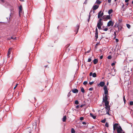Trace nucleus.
I'll use <instances>...</instances> for the list:
<instances>
[{
  "mask_svg": "<svg viewBox=\"0 0 133 133\" xmlns=\"http://www.w3.org/2000/svg\"><path fill=\"white\" fill-rule=\"evenodd\" d=\"M108 95H105L104 97L103 98V101H108Z\"/></svg>",
  "mask_w": 133,
  "mask_h": 133,
  "instance_id": "1a4fd4ad",
  "label": "nucleus"
},
{
  "mask_svg": "<svg viewBox=\"0 0 133 133\" xmlns=\"http://www.w3.org/2000/svg\"><path fill=\"white\" fill-rule=\"evenodd\" d=\"M1 1L3 2H4V0H1Z\"/></svg>",
  "mask_w": 133,
  "mask_h": 133,
  "instance_id": "69168bd1",
  "label": "nucleus"
},
{
  "mask_svg": "<svg viewBox=\"0 0 133 133\" xmlns=\"http://www.w3.org/2000/svg\"><path fill=\"white\" fill-rule=\"evenodd\" d=\"M115 63H112L111 64V65H112V66H114V65H115Z\"/></svg>",
  "mask_w": 133,
  "mask_h": 133,
  "instance_id": "8fccbe9b",
  "label": "nucleus"
},
{
  "mask_svg": "<svg viewBox=\"0 0 133 133\" xmlns=\"http://www.w3.org/2000/svg\"><path fill=\"white\" fill-rule=\"evenodd\" d=\"M106 119H104L101 121V122L102 123H104L106 121Z\"/></svg>",
  "mask_w": 133,
  "mask_h": 133,
  "instance_id": "7c9ffc66",
  "label": "nucleus"
},
{
  "mask_svg": "<svg viewBox=\"0 0 133 133\" xmlns=\"http://www.w3.org/2000/svg\"><path fill=\"white\" fill-rule=\"evenodd\" d=\"M92 72H91L90 73V74H89V75H90V76H91L92 75Z\"/></svg>",
  "mask_w": 133,
  "mask_h": 133,
  "instance_id": "603ef678",
  "label": "nucleus"
},
{
  "mask_svg": "<svg viewBox=\"0 0 133 133\" xmlns=\"http://www.w3.org/2000/svg\"><path fill=\"white\" fill-rule=\"evenodd\" d=\"M99 84L101 87H102L103 86H104L105 83L103 82H100Z\"/></svg>",
  "mask_w": 133,
  "mask_h": 133,
  "instance_id": "2eb2a0df",
  "label": "nucleus"
},
{
  "mask_svg": "<svg viewBox=\"0 0 133 133\" xmlns=\"http://www.w3.org/2000/svg\"><path fill=\"white\" fill-rule=\"evenodd\" d=\"M111 58H112V57L111 55H109V56H108L107 57V58L109 59H111Z\"/></svg>",
  "mask_w": 133,
  "mask_h": 133,
  "instance_id": "c9c22d12",
  "label": "nucleus"
},
{
  "mask_svg": "<svg viewBox=\"0 0 133 133\" xmlns=\"http://www.w3.org/2000/svg\"><path fill=\"white\" fill-rule=\"evenodd\" d=\"M103 58V56L102 55H101V56H100V59H102Z\"/></svg>",
  "mask_w": 133,
  "mask_h": 133,
  "instance_id": "864d4df0",
  "label": "nucleus"
},
{
  "mask_svg": "<svg viewBox=\"0 0 133 133\" xmlns=\"http://www.w3.org/2000/svg\"><path fill=\"white\" fill-rule=\"evenodd\" d=\"M66 119V116H63L62 118V121L63 122H65Z\"/></svg>",
  "mask_w": 133,
  "mask_h": 133,
  "instance_id": "6ab92c4d",
  "label": "nucleus"
},
{
  "mask_svg": "<svg viewBox=\"0 0 133 133\" xmlns=\"http://www.w3.org/2000/svg\"><path fill=\"white\" fill-rule=\"evenodd\" d=\"M12 48H9L8 50V51L7 56L8 58L9 57H10L9 55L11 53V50H12Z\"/></svg>",
  "mask_w": 133,
  "mask_h": 133,
  "instance_id": "6e6552de",
  "label": "nucleus"
},
{
  "mask_svg": "<svg viewBox=\"0 0 133 133\" xmlns=\"http://www.w3.org/2000/svg\"><path fill=\"white\" fill-rule=\"evenodd\" d=\"M99 7V6L97 5H95L93 7V10H95L97 9Z\"/></svg>",
  "mask_w": 133,
  "mask_h": 133,
  "instance_id": "4468645a",
  "label": "nucleus"
},
{
  "mask_svg": "<svg viewBox=\"0 0 133 133\" xmlns=\"http://www.w3.org/2000/svg\"><path fill=\"white\" fill-rule=\"evenodd\" d=\"M84 119V118L83 117H81L80 118V120L82 121Z\"/></svg>",
  "mask_w": 133,
  "mask_h": 133,
  "instance_id": "79ce46f5",
  "label": "nucleus"
},
{
  "mask_svg": "<svg viewBox=\"0 0 133 133\" xmlns=\"http://www.w3.org/2000/svg\"><path fill=\"white\" fill-rule=\"evenodd\" d=\"M76 108L77 109H78L79 108V105H77L76 107Z\"/></svg>",
  "mask_w": 133,
  "mask_h": 133,
  "instance_id": "6e6d98bb",
  "label": "nucleus"
},
{
  "mask_svg": "<svg viewBox=\"0 0 133 133\" xmlns=\"http://www.w3.org/2000/svg\"><path fill=\"white\" fill-rule=\"evenodd\" d=\"M103 18L105 19L106 20L107 19H110V15H107L106 16H104L103 17Z\"/></svg>",
  "mask_w": 133,
  "mask_h": 133,
  "instance_id": "0eeeda50",
  "label": "nucleus"
},
{
  "mask_svg": "<svg viewBox=\"0 0 133 133\" xmlns=\"http://www.w3.org/2000/svg\"><path fill=\"white\" fill-rule=\"evenodd\" d=\"M101 14L103 16V15L104 14V13L103 12H101Z\"/></svg>",
  "mask_w": 133,
  "mask_h": 133,
  "instance_id": "0e129e2a",
  "label": "nucleus"
},
{
  "mask_svg": "<svg viewBox=\"0 0 133 133\" xmlns=\"http://www.w3.org/2000/svg\"><path fill=\"white\" fill-rule=\"evenodd\" d=\"M84 105L83 104H82L80 106V107L81 108H82L83 107V106Z\"/></svg>",
  "mask_w": 133,
  "mask_h": 133,
  "instance_id": "680f3d73",
  "label": "nucleus"
},
{
  "mask_svg": "<svg viewBox=\"0 0 133 133\" xmlns=\"http://www.w3.org/2000/svg\"><path fill=\"white\" fill-rule=\"evenodd\" d=\"M114 35L115 36H116V32H115V31L114 32Z\"/></svg>",
  "mask_w": 133,
  "mask_h": 133,
  "instance_id": "052dcab7",
  "label": "nucleus"
},
{
  "mask_svg": "<svg viewBox=\"0 0 133 133\" xmlns=\"http://www.w3.org/2000/svg\"><path fill=\"white\" fill-rule=\"evenodd\" d=\"M94 83V82H90L89 83V84L90 85H91L92 84Z\"/></svg>",
  "mask_w": 133,
  "mask_h": 133,
  "instance_id": "a18cd8bd",
  "label": "nucleus"
},
{
  "mask_svg": "<svg viewBox=\"0 0 133 133\" xmlns=\"http://www.w3.org/2000/svg\"><path fill=\"white\" fill-rule=\"evenodd\" d=\"M124 5L123 4L122 8H124Z\"/></svg>",
  "mask_w": 133,
  "mask_h": 133,
  "instance_id": "bf43d9fd",
  "label": "nucleus"
},
{
  "mask_svg": "<svg viewBox=\"0 0 133 133\" xmlns=\"http://www.w3.org/2000/svg\"><path fill=\"white\" fill-rule=\"evenodd\" d=\"M88 83L87 82V81H84L83 83V84L84 85H86Z\"/></svg>",
  "mask_w": 133,
  "mask_h": 133,
  "instance_id": "e433bc0d",
  "label": "nucleus"
},
{
  "mask_svg": "<svg viewBox=\"0 0 133 133\" xmlns=\"http://www.w3.org/2000/svg\"><path fill=\"white\" fill-rule=\"evenodd\" d=\"M95 37L96 38V39L98 38V33H95Z\"/></svg>",
  "mask_w": 133,
  "mask_h": 133,
  "instance_id": "a878e982",
  "label": "nucleus"
},
{
  "mask_svg": "<svg viewBox=\"0 0 133 133\" xmlns=\"http://www.w3.org/2000/svg\"><path fill=\"white\" fill-rule=\"evenodd\" d=\"M95 33H98V31L97 28H96V29Z\"/></svg>",
  "mask_w": 133,
  "mask_h": 133,
  "instance_id": "de8ad7c7",
  "label": "nucleus"
},
{
  "mask_svg": "<svg viewBox=\"0 0 133 133\" xmlns=\"http://www.w3.org/2000/svg\"><path fill=\"white\" fill-rule=\"evenodd\" d=\"M19 16H20V14L22 12V6L21 5L20 6L19 8Z\"/></svg>",
  "mask_w": 133,
  "mask_h": 133,
  "instance_id": "9b49d317",
  "label": "nucleus"
},
{
  "mask_svg": "<svg viewBox=\"0 0 133 133\" xmlns=\"http://www.w3.org/2000/svg\"><path fill=\"white\" fill-rule=\"evenodd\" d=\"M117 133H125V132L123 131L121 127L117 130Z\"/></svg>",
  "mask_w": 133,
  "mask_h": 133,
  "instance_id": "39448f33",
  "label": "nucleus"
},
{
  "mask_svg": "<svg viewBox=\"0 0 133 133\" xmlns=\"http://www.w3.org/2000/svg\"><path fill=\"white\" fill-rule=\"evenodd\" d=\"M116 41V42H118V39H115Z\"/></svg>",
  "mask_w": 133,
  "mask_h": 133,
  "instance_id": "4d7b16f0",
  "label": "nucleus"
},
{
  "mask_svg": "<svg viewBox=\"0 0 133 133\" xmlns=\"http://www.w3.org/2000/svg\"><path fill=\"white\" fill-rule=\"evenodd\" d=\"M91 61V58H89L88 59V62H90Z\"/></svg>",
  "mask_w": 133,
  "mask_h": 133,
  "instance_id": "ea45409f",
  "label": "nucleus"
},
{
  "mask_svg": "<svg viewBox=\"0 0 133 133\" xmlns=\"http://www.w3.org/2000/svg\"><path fill=\"white\" fill-rule=\"evenodd\" d=\"M123 99L124 102V103L125 104V102H126V101L125 99V96H123Z\"/></svg>",
  "mask_w": 133,
  "mask_h": 133,
  "instance_id": "c756f323",
  "label": "nucleus"
},
{
  "mask_svg": "<svg viewBox=\"0 0 133 133\" xmlns=\"http://www.w3.org/2000/svg\"><path fill=\"white\" fill-rule=\"evenodd\" d=\"M101 1L99 0H97L96 1V3L97 4H99L101 3Z\"/></svg>",
  "mask_w": 133,
  "mask_h": 133,
  "instance_id": "c85d7f7f",
  "label": "nucleus"
},
{
  "mask_svg": "<svg viewBox=\"0 0 133 133\" xmlns=\"http://www.w3.org/2000/svg\"><path fill=\"white\" fill-rule=\"evenodd\" d=\"M102 19L100 18L98 22L97 26L98 29H101V26L103 24V23L102 22Z\"/></svg>",
  "mask_w": 133,
  "mask_h": 133,
  "instance_id": "f257e3e1",
  "label": "nucleus"
},
{
  "mask_svg": "<svg viewBox=\"0 0 133 133\" xmlns=\"http://www.w3.org/2000/svg\"><path fill=\"white\" fill-rule=\"evenodd\" d=\"M72 92L74 93H77L78 92V90L76 89H72Z\"/></svg>",
  "mask_w": 133,
  "mask_h": 133,
  "instance_id": "f8f14e48",
  "label": "nucleus"
},
{
  "mask_svg": "<svg viewBox=\"0 0 133 133\" xmlns=\"http://www.w3.org/2000/svg\"><path fill=\"white\" fill-rule=\"evenodd\" d=\"M112 11H113V10L112 9H110L108 11V13L109 14H111V13H112Z\"/></svg>",
  "mask_w": 133,
  "mask_h": 133,
  "instance_id": "5701e85b",
  "label": "nucleus"
},
{
  "mask_svg": "<svg viewBox=\"0 0 133 133\" xmlns=\"http://www.w3.org/2000/svg\"><path fill=\"white\" fill-rule=\"evenodd\" d=\"M99 44V43H97L96 44V46H95V47H96V48L97 47H96V46L98 45V44Z\"/></svg>",
  "mask_w": 133,
  "mask_h": 133,
  "instance_id": "3c124183",
  "label": "nucleus"
},
{
  "mask_svg": "<svg viewBox=\"0 0 133 133\" xmlns=\"http://www.w3.org/2000/svg\"><path fill=\"white\" fill-rule=\"evenodd\" d=\"M18 85V84H16V86H15V87H14V89H16V87H17Z\"/></svg>",
  "mask_w": 133,
  "mask_h": 133,
  "instance_id": "49530a36",
  "label": "nucleus"
},
{
  "mask_svg": "<svg viewBox=\"0 0 133 133\" xmlns=\"http://www.w3.org/2000/svg\"><path fill=\"white\" fill-rule=\"evenodd\" d=\"M101 11L99 12L98 14V18H99L100 17H101L102 16L101 14Z\"/></svg>",
  "mask_w": 133,
  "mask_h": 133,
  "instance_id": "ddd939ff",
  "label": "nucleus"
},
{
  "mask_svg": "<svg viewBox=\"0 0 133 133\" xmlns=\"http://www.w3.org/2000/svg\"><path fill=\"white\" fill-rule=\"evenodd\" d=\"M28 129H29L30 130L29 131L28 130V132H29V133H31V127H29V128H28Z\"/></svg>",
  "mask_w": 133,
  "mask_h": 133,
  "instance_id": "b1692460",
  "label": "nucleus"
},
{
  "mask_svg": "<svg viewBox=\"0 0 133 133\" xmlns=\"http://www.w3.org/2000/svg\"><path fill=\"white\" fill-rule=\"evenodd\" d=\"M129 0H125V2L126 3L128 2L129 1Z\"/></svg>",
  "mask_w": 133,
  "mask_h": 133,
  "instance_id": "e2e57ef3",
  "label": "nucleus"
},
{
  "mask_svg": "<svg viewBox=\"0 0 133 133\" xmlns=\"http://www.w3.org/2000/svg\"><path fill=\"white\" fill-rule=\"evenodd\" d=\"M108 28H105V29H104L103 30L105 31H107L108 30Z\"/></svg>",
  "mask_w": 133,
  "mask_h": 133,
  "instance_id": "a19ab883",
  "label": "nucleus"
},
{
  "mask_svg": "<svg viewBox=\"0 0 133 133\" xmlns=\"http://www.w3.org/2000/svg\"><path fill=\"white\" fill-rule=\"evenodd\" d=\"M71 91L69 93H68V97H69L71 95V94L70 93Z\"/></svg>",
  "mask_w": 133,
  "mask_h": 133,
  "instance_id": "c03bdc74",
  "label": "nucleus"
},
{
  "mask_svg": "<svg viewBox=\"0 0 133 133\" xmlns=\"http://www.w3.org/2000/svg\"><path fill=\"white\" fill-rule=\"evenodd\" d=\"M75 103L76 104H79V102L77 100H76L75 101Z\"/></svg>",
  "mask_w": 133,
  "mask_h": 133,
  "instance_id": "473e14b6",
  "label": "nucleus"
},
{
  "mask_svg": "<svg viewBox=\"0 0 133 133\" xmlns=\"http://www.w3.org/2000/svg\"><path fill=\"white\" fill-rule=\"evenodd\" d=\"M98 62V60L97 59H95L93 60V63L95 64H96Z\"/></svg>",
  "mask_w": 133,
  "mask_h": 133,
  "instance_id": "f3484780",
  "label": "nucleus"
},
{
  "mask_svg": "<svg viewBox=\"0 0 133 133\" xmlns=\"http://www.w3.org/2000/svg\"><path fill=\"white\" fill-rule=\"evenodd\" d=\"M93 88H89V91H92V90H93Z\"/></svg>",
  "mask_w": 133,
  "mask_h": 133,
  "instance_id": "37998d69",
  "label": "nucleus"
},
{
  "mask_svg": "<svg viewBox=\"0 0 133 133\" xmlns=\"http://www.w3.org/2000/svg\"><path fill=\"white\" fill-rule=\"evenodd\" d=\"M92 77H96L97 76V75L95 73H94L92 74Z\"/></svg>",
  "mask_w": 133,
  "mask_h": 133,
  "instance_id": "393cba45",
  "label": "nucleus"
},
{
  "mask_svg": "<svg viewBox=\"0 0 133 133\" xmlns=\"http://www.w3.org/2000/svg\"><path fill=\"white\" fill-rule=\"evenodd\" d=\"M71 133H75V131L74 128H72L71 129Z\"/></svg>",
  "mask_w": 133,
  "mask_h": 133,
  "instance_id": "bb28decb",
  "label": "nucleus"
},
{
  "mask_svg": "<svg viewBox=\"0 0 133 133\" xmlns=\"http://www.w3.org/2000/svg\"><path fill=\"white\" fill-rule=\"evenodd\" d=\"M91 11H92L91 10L90 11V14H89V19H88V22H89V19H90V18L91 15H90V13L91 12Z\"/></svg>",
  "mask_w": 133,
  "mask_h": 133,
  "instance_id": "f704fd0d",
  "label": "nucleus"
},
{
  "mask_svg": "<svg viewBox=\"0 0 133 133\" xmlns=\"http://www.w3.org/2000/svg\"><path fill=\"white\" fill-rule=\"evenodd\" d=\"M105 108L106 109V113L105 114L109 115V111L110 110V106L109 105L105 106Z\"/></svg>",
  "mask_w": 133,
  "mask_h": 133,
  "instance_id": "20e7f679",
  "label": "nucleus"
},
{
  "mask_svg": "<svg viewBox=\"0 0 133 133\" xmlns=\"http://www.w3.org/2000/svg\"><path fill=\"white\" fill-rule=\"evenodd\" d=\"M79 28V26L78 25H77L76 26V28L75 29V31L76 32V34H77L78 29Z\"/></svg>",
  "mask_w": 133,
  "mask_h": 133,
  "instance_id": "9d476101",
  "label": "nucleus"
},
{
  "mask_svg": "<svg viewBox=\"0 0 133 133\" xmlns=\"http://www.w3.org/2000/svg\"><path fill=\"white\" fill-rule=\"evenodd\" d=\"M114 27H116V28H117L118 29V30L117 31H116L117 32H119L120 30H122V27L121 26V28L120 29H119V28L118 26H117V27L116 25H115L114 26Z\"/></svg>",
  "mask_w": 133,
  "mask_h": 133,
  "instance_id": "dca6fc26",
  "label": "nucleus"
},
{
  "mask_svg": "<svg viewBox=\"0 0 133 133\" xmlns=\"http://www.w3.org/2000/svg\"><path fill=\"white\" fill-rule=\"evenodd\" d=\"M122 10L123 11H124L125 10V9L124 8H124H122Z\"/></svg>",
  "mask_w": 133,
  "mask_h": 133,
  "instance_id": "13d9d810",
  "label": "nucleus"
},
{
  "mask_svg": "<svg viewBox=\"0 0 133 133\" xmlns=\"http://www.w3.org/2000/svg\"><path fill=\"white\" fill-rule=\"evenodd\" d=\"M104 94L105 95H108V91L107 90V87L106 85L104 86Z\"/></svg>",
  "mask_w": 133,
  "mask_h": 133,
  "instance_id": "7ed1b4c3",
  "label": "nucleus"
},
{
  "mask_svg": "<svg viewBox=\"0 0 133 133\" xmlns=\"http://www.w3.org/2000/svg\"><path fill=\"white\" fill-rule=\"evenodd\" d=\"M114 24V22H112L111 21H110L108 23L107 26H113Z\"/></svg>",
  "mask_w": 133,
  "mask_h": 133,
  "instance_id": "423d86ee",
  "label": "nucleus"
},
{
  "mask_svg": "<svg viewBox=\"0 0 133 133\" xmlns=\"http://www.w3.org/2000/svg\"><path fill=\"white\" fill-rule=\"evenodd\" d=\"M90 51H88L87 52L88 53H89L90 52Z\"/></svg>",
  "mask_w": 133,
  "mask_h": 133,
  "instance_id": "774afa93",
  "label": "nucleus"
},
{
  "mask_svg": "<svg viewBox=\"0 0 133 133\" xmlns=\"http://www.w3.org/2000/svg\"><path fill=\"white\" fill-rule=\"evenodd\" d=\"M126 26L128 28V29H130V27H131V25L129 24H126Z\"/></svg>",
  "mask_w": 133,
  "mask_h": 133,
  "instance_id": "cd10ccee",
  "label": "nucleus"
},
{
  "mask_svg": "<svg viewBox=\"0 0 133 133\" xmlns=\"http://www.w3.org/2000/svg\"><path fill=\"white\" fill-rule=\"evenodd\" d=\"M81 92L83 93H84L85 92V90L84 89L83 87H82L81 88Z\"/></svg>",
  "mask_w": 133,
  "mask_h": 133,
  "instance_id": "4be33fe9",
  "label": "nucleus"
},
{
  "mask_svg": "<svg viewBox=\"0 0 133 133\" xmlns=\"http://www.w3.org/2000/svg\"><path fill=\"white\" fill-rule=\"evenodd\" d=\"M11 38L12 39H16V37H11Z\"/></svg>",
  "mask_w": 133,
  "mask_h": 133,
  "instance_id": "58836bf2",
  "label": "nucleus"
},
{
  "mask_svg": "<svg viewBox=\"0 0 133 133\" xmlns=\"http://www.w3.org/2000/svg\"><path fill=\"white\" fill-rule=\"evenodd\" d=\"M105 103V106H108L109 105V102L108 101H103Z\"/></svg>",
  "mask_w": 133,
  "mask_h": 133,
  "instance_id": "a211bd4d",
  "label": "nucleus"
},
{
  "mask_svg": "<svg viewBox=\"0 0 133 133\" xmlns=\"http://www.w3.org/2000/svg\"><path fill=\"white\" fill-rule=\"evenodd\" d=\"M19 0L21 2H23L24 1L23 0Z\"/></svg>",
  "mask_w": 133,
  "mask_h": 133,
  "instance_id": "338daca9",
  "label": "nucleus"
},
{
  "mask_svg": "<svg viewBox=\"0 0 133 133\" xmlns=\"http://www.w3.org/2000/svg\"><path fill=\"white\" fill-rule=\"evenodd\" d=\"M120 127H121L120 125H118V124L117 123H115L113 125V129L114 130L116 129L117 130Z\"/></svg>",
  "mask_w": 133,
  "mask_h": 133,
  "instance_id": "f03ea898",
  "label": "nucleus"
},
{
  "mask_svg": "<svg viewBox=\"0 0 133 133\" xmlns=\"http://www.w3.org/2000/svg\"><path fill=\"white\" fill-rule=\"evenodd\" d=\"M82 123L84 124V125H86V123L85 122H83Z\"/></svg>",
  "mask_w": 133,
  "mask_h": 133,
  "instance_id": "09e8293b",
  "label": "nucleus"
},
{
  "mask_svg": "<svg viewBox=\"0 0 133 133\" xmlns=\"http://www.w3.org/2000/svg\"><path fill=\"white\" fill-rule=\"evenodd\" d=\"M69 51V48L68 46L66 48V52H68Z\"/></svg>",
  "mask_w": 133,
  "mask_h": 133,
  "instance_id": "72a5a7b5",
  "label": "nucleus"
},
{
  "mask_svg": "<svg viewBox=\"0 0 133 133\" xmlns=\"http://www.w3.org/2000/svg\"><path fill=\"white\" fill-rule=\"evenodd\" d=\"M111 0H108V2L109 3H110L111 2Z\"/></svg>",
  "mask_w": 133,
  "mask_h": 133,
  "instance_id": "5fc2aeb1",
  "label": "nucleus"
},
{
  "mask_svg": "<svg viewBox=\"0 0 133 133\" xmlns=\"http://www.w3.org/2000/svg\"><path fill=\"white\" fill-rule=\"evenodd\" d=\"M105 126L106 127H109V125L108 124V123L106 122L105 124Z\"/></svg>",
  "mask_w": 133,
  "mask_h": 133,
  "instance_id": "4c0bfd02",
  "label": "nucleus"
},
{
  "mask_svg": "<svg viewBox=\"0 0 133 133\" xmlns=\"http://www.w3.org/2000/svg\"><path fill=\"white\" fill-rule=\"evenodd\" d=\"M36 126H37V124L36 123V122H34L33 123V128L34 127L35 128L36 127Z\"/></svg>",
  "mask_w": 133,
  "mask_h": 133,
  "instance_id": "412c9836",
  "label": "nucleus"
},
{
  "mask_svg": "<svg viewBox=\"0 0 133 133\" xmlns=\"http://www.w3.org/2000/svg\"><path fill=\"white\" fill-rule=\"evenodd\" d=\"M90 115L92 117L93 119H95L96 118V116H94L93 115V114L91 113H90Z\"/></svg>",
  "mask_w": 133,
  "mask_h": 133,
  "instance_id": "aec40b11",
  "label": "nucleus"
},
{
  "mask_svg": "<svg viewBox=\"0 0 133 133\" xmlns=\"http://www.w3.org/2000/svg\"><path fill=\"white\" fill-rule=\"evenodd\" d=\"M129 104L130 105H133V102L132 101H130V102Z\"/></svg>",
  "mask_w": 133,
  "mask_h": 133,
  "instance_id": "2f4dec72",
  "label": "nucleus"
}]
</instances>
